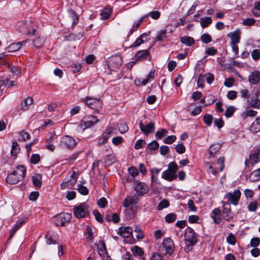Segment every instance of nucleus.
I'll return each mask as SVG.
<instances>
[{
  "instance_id": "obj_1",
  "label": "nucleus",
  "mask_w": 260,
  "mask_h": 260,
  "mask_svg": "<svg viewBox=\"0 0 260 260\" xmlns=\"http://www.w3.org/2000/svg\"><path fill=\"white\" fill-rule=\"evenodd\" d=\"M240 196L241 192L238 189L234 190L233 192H228L225 194L224 198L227 199L228 201L222 202V210L216 208L212 211L211 214V217L214 223L219 224L222 219L230 221L233 219L234 214L231 211L230 203L237 205Z\"/></svg>"
},
{
  "instance_id": "obj_2",
  "label": "nucleus",
  "mask_w": 260,
  "mask_h": 260,
  "mask_svg": "<svg viewBox=\"0 0 260 260\" xmlns=\"http://www.w3.org/2000/svg\"><path fill=\"white\" fill-rule=\"evenodd\" d=\"M184 239L185 247L184 250L186 252H190L192 247L198 242L197 234L193 229L188 227L185 231Z\"/></svg>"
},
{
  "instance_id": "obj_3",
  "label": "nucleus",
  "mask_w": 260,
  "mask_h": 260,
  "mask_svg": "<svg viewBox=\"0 0 260 260\" xmlns=\"http://www.w3.org/2000/svg\"><path fill=\"white\" fill-rule=\"evenodd\" d=\"M18 31L23 34L32 35L36 31L37 26L35 23L30 20L25 22L21 21L17 23Z\"/></svg>"
},
{
  "instance_id": "obj_4",
  "label": "nucleus",
  "mask_w": 260,
  "mask_h": 260,
  "mask_svg": "<svg viewBox=\"0 0 260 260\" xmlns=\"http://www.w3.org/2000/svg\"><path fill=\"white\" fill-rule=\"evenodd\" d=\"M74 215L78 218L85 217L90 213V208L86 202L82 203L79 205L75 206L73 208Z\"/></svg>"
},
{
  "instance_id": "obj_5",
  "label": "nucleus",
  "mask_w": 260,
  "mask_h": 260,
  "mask_svg": "<svg viewBox=\"0 0 260 260\" xmlns=\"http://www.w3.org/2000/svg\"><path fill=\"white\" fill-rule=\"evenodd\" d=\"M245 98L247 99V102L251 107L255 106L258 101L259 91L257 87H253V90L250 92L248 90L245 89Z\"/></svg>"
},
{
  "instance_id": "obj_6",
  "label": "nucleus",
  "mask_w": 260,
  "mask_h": 260,
  "mask_svg": "<svg viewBox=\"0 0 260 260\" xmlns=\"http://www.w3.org/2000/svg\"><path fill=\"white\" fill-rule=\"evenodd\" d=\"M81 101L96 112L100 111L103 105L102 101L99 99L92 98L90 96L81 99Z\"/></svg>"
},
{
  "instance_id": "obj_7",
  "label": "nucleus",
  "mask_w": 260,
  "mask_h": 260,
  "mask_svg": "<svg viewBox=\"0 0 260 260\" xmlns=\"http://www.w3.org/2000/svg\"><path fill=\"white\" fill-rule=\"evenodd\" d=\"M72 215L68 213H61L54 217V221L57 226H64L71 220Z\"/></svg>"
},
{
  "instance_id": "obj_8",
  "label": "nucleus",
  "mask_w": 260,
  "mask_h": 260,
  "mask_svg": "<svg viewBox=\"0 0 260 260\" xmlns=\"http://www.w3.org/2000/svg\"><path fill=\"white\" fill-rule=\"evenodd\" d=\"M122 60L120 56L112 57L108 61V69L111 71L116 72L122 65Z\"/></svg>"
},
{
  "instance_id": "obj_9",
  "label": "nucleus",
  "mask_w": 260,
  "mask_h": 260,
  "mask_svg": "<svg viewBox=\"0 0 260 260\" xmlns=\"http://www.w3.org/2000/svg\"><path fill=\"white\" fill-rule=\"evenodd\" d=\"M60 145L62 147L72 149L76 146V142L72 137L65 136L61 139Z\"/></svg>"
},
{
  "instance_id": "obj_10",
  "label": "nucleus",
  "mask_w": 260,
  "mask_h": 260,
  "mask_svg": "<svg viewBox=\"0 0 260 260\" xmlns=\"http://www.w3.org/2000/svg\"><path fill=\"white\" fill-rule=\"evenodd\" d=\"M162 245L165 249V254L169 256L172 255L174 251V243L173 240L170 238H164Z\"/></svg>"
},
{
  "instance_id": "obj_11",
  "label": "nucleus",
  "mask_w": 260,
  "mask_h": 260,
  "mask_svg": "<svg viewBox=\"0 0 260 260\" xmlns=\"http://www.w3.org/2000/svg\"><path fill=\"white\" fill-rule=\"evenodd\" d=\"M140 130L143 134L147 136L149 134L153 133L155 131V124L153 122H150L145 125L142 121L140 120L139 123Z\"/></svg>"
},
{
  "instance_id": "obj_12",
  "label": "nucleus",
  "mask_w": 260,
  "mask_h": 260,
  "mask_svg": "<svg viewBox=\"0 0 260 260\" xmlns=\"http://www.w3.org/2000/svg\"><path fill=\"white\" fill-rule=\"evenodd\" d=\"M98 119L94 116H90L87 118H84L81 122V125L85 127V128H90L98 122Z\"/></svg>"
},
{
  "instance_id": "obj_13",
  "label": "nucleus",
  "mask_w": 260,
  "mask_h": 260,
  "mask_svg": "<svg viewBox=\"0 0 260 260\" xmlns=\"http://www.w3.org/2000/svg\"><path fill=\"white\" fill-rule=\"evenodd\" d=\"M134 189L139 196H144L149 191L148 185L144 182H138Z\"/></svg>"
},
{
  "instance_id": "obj_14",
  "label": "nucleus",
  "mask_w": 260,
  "mask_h": 260,
  "mask_svg": "<svg viewBox=\"0 0 260 260\" xmlns=\"http://www.w3.org/2000/svg\"><path fill=\"white\" fill-rule=\"evenodd\" d=\"M133 229L131 226H121L119 228L117 234L123 238H128L132 234Z\"/></svg>"
},
{
  "instance_id": "obj_15",
  "label": "nucleus",
  "mask_w": 260,
  "mask_h": 260,
  "mask_svg": "<svg viewBox=\"0 0 260 260\" xmlns=\"http://www.w3.org/2000/svg\"><path fill=\"white\" fill-rule=\"evenodd\" d=\"M260 80V72L254 71L250 73L248 81L250 84L256 85L258 83Z\"/></svg>"
},
{
  "instance_id": "obj_16",
  "label": "nucleus",
  "mask_w": 260,
  "mask_h": 260,
  "mask_svg": "<svg viewBox=\"0 0 260 260\" xmlns=\"http://www.w3.org/2000/svg\"><path fill=\"white\" fill-rule=\"evenodd\" d=\"M22 180L21 175H17L14 171L9 174L6 178V181L10 184H15Z\"/></svg>"
},
{
  "instance_id": "obj_17",
  "label": "nucleus",
  "mask_w": 260,
  "mask_h": 260,
  "mask_svg": "<svg viewBox=\"0 0 260 260\" xmlns=\"http://www.w3.org/2000/svg\"><path fill=\"white\" fill-rule=\"evenodd\" d=\"M27 43V40H24L21 42L12 43L8 47V51L9 52H15L19 50L22 47L25 46Z\"/></svg>"
},
{
  "instance_id": "obj_18",
  "label": "nucleus",
  "mask_w": 260,
  "mask_h": 260,
  "mask_svg": "<svg viewBox=\"0 0 260 260\" xmlns=\"http://www.w3.org/2000/svg\"><path fill=\"white\" fill-rule=\"evenodd\" d=\"M240 31L237 29L235 31L230 32L228 36L231 38V41L230 44H238L240 40Z\"/></svg>"
},
{
  "instance_id": "obj_19",
  "label": "nucleus",
  "mask_w": 260,
  "mask_h": 260,
  "mask_svg": "<svg viewBox=\"0 0 260 260\" xmlns=\"http://www.w3.org/2000/svg\"><path fill=\"white\" fill-rule=\"evenodd\" d=\"M221 148L220 143L214 144L210 146L209 149V158H214L215 154L218 152Z\"/></svg>"
},
{
  "instance_id": "obj_20",
  "label": "nucleus",
  "mask_w": 260,
  "mask_h": 260,
  "mask_svg": "<svg viewBox=\"0 0 260 260\" xmlns=\"http://www.w3.org/2000/svg\"><path fill=\"white\" fill-rule=\"evenodd\" d=\"M260 161V157L254 151L252 154H250L249 157V160L245 161V165L249 166V164L251 165H255Z\"/></svg>"
},
{
  "instance_id": "obj_21",
  "label": "nucleus",
  "mask_w": 260,
  "mask_h": 260,
  "mask_svg": "<svg viewBox=\"0 0 260 260\" xmlns=\"http://www.w3.org/2000/svg\"><path fill=\"white\" fill-rule=\"evenodd\" d=\"M149 55V50H141L138 51L134 57V59L136 61H141L146 59L147 56Z\"/></svg>"
},
{
  "instance_id": "obj_22",
  "label": "nucleus",
  "mask_w": 260,
  "mask_h": 260,
  "mask_svg": "<svg viewBox=\"0 0 260 260\" xmlns=\"http://www.w3.org/2000/svg\"><path fill=\"white\" fill-rule=\"evenodd\" d=\"M74 180L72 181L71 180L67 181L66 182H63L61 184V188L62 189L66 188H71L76 182L78 176L76 174L75 172H74L73 174L71 176Z\"/></svg>"
},
{
  "instance_id": "obj_23",
  "label": "nucleus",
  "mask_w": 260,
  "mask_h": 260,
  "mask_svg": "<svg viewBox=\"0 0 260 260\" xmlns=\"http://www.w3.org/2000/svg\"><path fill=\"white\" fill-rule=\"evenodd\" d=\"M161 177L166 180L172 181L177 178V175L176 174H174L170 171V170L167 169L162 173Z\"/></svg>"
},
{
  "instance_id": "obj_24",
  "label": "nucleus",
  "mask_w": 260,
  "mask_h": 260,
  "mask_svg": "<svg viewBox=\"0 0 260 260\" xmlns=\"http://www.w3.org/2000/svg\"><path fill=\"white\" fill-rule=\"evenodd\" d=\"M249 129L253 133H256L260 131V117L256 118L251 124Z\"/></svg>"
},
{
  "instance_id": "obj_25",
  "label": "nucleus",
  "mask_w": 260,
  "mask_h": 260,
  "mask_svg": "<svg viewBox=\"0 0 260 260\" xmlns=\"http://www.w3.org/2000/svg\"><path fill=\"white\" fill-rule=\"evenodd\" d=\"M145 20L144 17L143 16L141 17L138 21H135L132 27V28L130 29L129 31L128 32L127 37H129V36L132 35L134 32L136 31L137 29L139 27L141 24Z\"/></svg>"
},
{
  "instance_id": "obj_26",
  "label": "nucleus",
  "mask_w": 260,
  "mask_h": 260,
  "mask_svg": "<svg viewBox=\"0 0 260 260\" xmlns=\"http://www.w3.org/2000/svg\"><path fill=\"white\" fill-rule=\"evenodd\" d=\"M42 175L40 174H37L36 176L32 177V181L34 186L37 188H40L42 186Z\"/></svg>"
},
{
  "instance_id": "obj_27",
  "label": "nucleus",
  "mask_w": 260,
  "mask_h": 260,
  "mask_svg": "<svg viewBox=\"0 0 260 260\" xmlns=\"http://www.w3.org/2000/svg\"><path fill=\"white\" fill-rule=\"evenodd\" d=\"M14 172L17 175H21L22 177V180H23L26 175V169L25 166L23 165H20L16 167V170H14Z\"/></svg>"
},
{
  "instance_id": "obj_28",
  "label": "nucleus",
  "mask_w": 260,
  "mask_h": 260,
  "mask_svg": "<svg viewBox=\"0 0 260 260\" xmlns=\"http://www.w3.org/2000/svg\"><path fill=\"white\" fill-rule=\"evenodd\" d=\"M180 42L187 46H190L193 45L195 41L193 38L188 36H184L180 38Z\"/></svg>"
},
{
  "instance_id": "obj_29",
  "label": "nucleus",
  "mask_w": 260,
  "mask_h": 260,
  "mask_svg": "<svg viewBox=\"0 0 260 260\" xmlns=\"http://www.w3.org/2000/svg\"><path fill=\"white\" fill-rule=\"evenodd\" d=\"M33 103L32 98L28 96L21 103V108L23 110H26L28 108L29 106Z\"/></svg>"
},
{
  "instance_id": "obj_30",
  "label": "nucleus",
  "mask_w": 260,
  "mask_h": 260,
  "mask_svg": "<svg viewBox=\"0 0 260 260\" xmlns=\"http://www.w3.org/2000/svg\"><path fill=\"white\" fill-rule=\"evenodd\" d=\"M19 151L20 148L18 144L16 142H13L11 150V155L16 158Z\"/></svg>"
},
{
  "instance_id": "obj_31",
  "label": "nucleus",
  "mask_w": 260,
  "mask_h": 260,
  "mask_svg": "<svg viewBox=\"0 0 260 260\" xmlns=\"http://www.w3.org/2000/svg\"><path fill=\"white\" fill-rule=\"evenodd\" d=\"M167 38V30L162 29L158 31L155 38L156 41H162Z\"/></svg>"
},
{
  "instance_id": "obj_32",
  "label": "nucleus",
  "mask_w": 260,
  "mask_h": 260,
  "mask_svg": "<svg viewBox=\"0 0 260 260\" xmlns=\"http://www.w3.org/2000/svg\"><path fill=\"white\" fill-rule=\"evenodd\" d=\"M69 13L72 19V25H75L78 22L79 16L77 13L72 9L69 10Z\"/></svg>"
},
{
  "instance_id": "obj_33",
  "label": "nucleus",
  "mask_w": 260,
  "mask_h": 260,
  "mask_svg": "<svg viewBox=\"0 0 260 260\" xmlns=\"http://www.w3.org/2000/svg\"><path fill=\"white\" fill-rule=\"evenodd\" d=\"M134 232L137 233V234L136 235L137 239L142 240L144 238V233L143 232L139 225H137L136 226Z\"/></svg>"
},
{
  "instance_id": "obj_34",
  "label": "nucleus",
  "mask_w": 260,
  "mask_h": 260,
  "mask_svg": "<svg viewBox=\"0 0 260 260\" xmlns=\"http://www.w3.org/2000/svg\"><path fill=\"white\" fill-rule=\"evenodd\" d=\"M15 85H16V83L15 81H10L9 79L0 81V86L1 87L3 86L4 87H11Z\"/></svg>"
},
{
  "instance_id": "obj_35",
  "label": "nucleus",
  "mask_w": 260,
  "mask_h": 260,
  "mask_svg": "<svg viewBox=\"0 0 260 260\" xmlns=\"http://www.w3.org/2000/svg\"><path fill=\"white\" fill-rule=\"evenodd\" d=\"M33 45L37 48L42 47L44 45V38L40 36L36 37L33 40Z\"/></svg>"
},
{
  "instance_id": "obj_36",
  "label": "nucleus",
  "mask_w": 260,
  "mask_h": 260,
  "mask_svg": "<svg viewBox=\"0 0 260 260\" xmlns=\"http://www.w3.org/2000/svg\"><path fill=\"white\" fill-rule=\"evenodd\" d=\"M150 16L152 19L154 20L158 19L160 16V13L158 11H154L150 12L148 14L143 16L144 19Z\"/></svg>"
},
{
  "instance_id": "obj_37",
  "label": "nucleus",
  "mask_w": 260,
  "mask_h": 260,
  "mask_svg": "<svg viewBox=\"0 0 260 260\" xmlns=\"http://www.w3.org/2000/svg\"><path fill=\"white\" fill-rule=\"evenodd\" d=\"M201 25L203 28L207 27L212 23V19L210 17L202 18L200 21Z\"/></svg>"
},
{
  "instance_id": "obj_38",
  "label": "nucleus",
  "mask_w": 260,
  "mask_h": 260,
  "mask_svg": "<svg viewBox=\"0 0 260 260\" xmlns=\"http://www.w3.org/2000/svg\"><path fill=\"white\" fill-rule=\"evenodd\" d=\"M115 157L113 154H107L105 156L104 160L105 163L108 165H112L115 161Z\"/></svg>"
},
{
  "instance_id": "obj_39",
  "label": "nucleus",
  "mask_w": 260,
  "mask_h": 260,
  "mask_svg": "<svg viewBox=\"0 0 260 260\" xmlns=\"http://www.w3.org/2000/svg\"><path fill=\"white\" fill-rule=\"evenodd\" d=\"M54 139V136H51L50 138L48 139H47L46 143V148L47 149L51 151H53L55 149V146L52 144V142L53 140Z\"/></svg>"
},
{
  "instance_id": "obj_40",
  "label": "nucleus",
  "mask_w": 260,
  "mask_h": 260,
  "mask_svg": "<svg viewBox=\"0 0 260 260\" xmlns=\"http://www.w3.org/2000/svg\"><path fill=\"white\" fill-rule=\"evenodd\" d=\"M132 252L133 254L135 256H141L144 254L142 249L137 246H135L132 249Z\"/></svg>"
},
{
  "instance_id": "obj_41",
  "label": "nucleus",
  "mask_w": 260,
  "mask_h": 260,
  "mask_svg": "<svg viewBox=\"0 0 260 260\" xmlns=\"http://www.w3.org/2000/svg\"><path fill=\"white\" fill-rule=\"evenodd\" d=\"M168 131L166 129L162 128L160 131H157L155 133V138L156 139H160L167 136Z\"/></svg>"
},
{
  "instance_id": "obj_42",
  "label": "nucleus",
  "mask_w": 260,
  "mask_h": 260,
  "mask_svg": "<svg viewBox=\"0 0 260 260\" xmlns=\"http://www.w3.org/2000/svg\"><path fill=\"white\" fill-rule=\"evenodd\" d=\"M213 120V116L209 114H206L203 117L204 122L208 126H211V125L212 124Z\"/></svg>"
},
{
  "instance_id": "obj_43",
  "label": "nucleus",
  "mask_w": 260,
  "mask_h": 260,
  "mask_svg": "<svg viewBox=\"0 0 260 260\" xmlns=\"http://www.w3.org/2000/svg\"><path fill=\"white\" fill-rule=\"evenodd\" d=\"M161 169L153 168L151 170V178L152 181H156L157 175L160 172Z\"/></svg>"
},
{
  "instance_id": "obj_44",
  "label": "nucleus",
  "mask_w": 260,
  "mask_h": 260,
  "mask_svg": "<svg viewBox=\"0 0 260 260\" xmlns=\"http://www.w3.org/2000/svg\"><path fill=\"white\" fill-rule=\"evenodd\" d=\"M99 252L101 256L103 257V259L108 258L106 249V246L104 244H103L102 247L99 248Z\"/></svg>"
},
{
  "instance_id": "obj_45",
  "label": "nucleus",
  "mask_w": 260,
  "mask_h": 260,
  "mask_svg": "<svg viewBox=\"0 0 260 260\" xmlns=\"http://www.w3.org/2000/svg\"><path fill=\"white\" fill-rule=\"evenodd\" d=\"M168 169L170 170L174 174H176V172L178 169V165L174 161L171 162L169 163Z\"/></svg>"
},
{
  "instance_id": "obj_46",
  "label": "nucleus",
  "mask_w": 260,
  "mask_h": 260,
  "mask_svg": "<svg viewBox=\"0 0 260 260\" xmlns=\"http://www.w3.org/2000/svg\"><path fill=\"white\" fill-rule=\"evenodd\" d=\"M252 13L255 16H260V1L255 3Z\"/></svg>"
},
{
  "instance_id": "obj_47",
  "label": "nucleus",
  "mask_w": 260,
  "mask_h": 260,
  "mask_svg": "<svg viewBox=\"0 0 260 260\" xmlns=\"http://www.w3.org/2000/svg\"><path fill=\"white\" fill-rule=\"evenodd\" d=\"M170 204L168 200L164 199L161 201L157 206V209L161 210L164 208H167L169 206Z\"/></svg>"
},
{
  "instance_id": "obj_48",
  "label": "nucleus",
  "mask_w": 260,
  "mask_h": 260,
  "mask_svg": "<svg viewBox=\"0 0 260 260\" xmlns=\"http://www.w3.org/2000/svg\"><path fill=\"white\" fill-rule=\"evenodd\" d=\"M165 221L168 223H172L175 221L176 219V215L174 213L168 214L165 218Z\"/></svg>"
},
{
  "instance_id": "obj_49",
  "label": "nucleus",
  "mask_w": 260,
  "mask_h": 260,
  "mask_svg": "<svg viewBox=\"0 0 260 260\" xmlns=\"http://www.w3.org/2000/svg\"><path fill=\"white\" fill-rule=\"evenodd\" d=\"M250 178L254 181L260 180V168L254 170L251 173Z\"/></svg>"
},
{
  "instance_id": "obj_50",
  "label": "nucleus",
  "mask_w": 260,
  "mask_h": 260,
  "mask_svg": "<svg viewBox=\"0 0 260 260\" xmlns=\"http://www.w3.org/2000/svg\"><path fill=\"white\" fill-rule=\"evenodd\" d=\"M78 186L77 190L81 194L86 196L88 194L89 190L86 186L81 184H79Z\"/></svg>"
},
{
  "instance_id": "obj_51",
  "label": "nucleus",
  "mask_w": 260,
  "mask_h": 260,
  "mask_svg": "<svg viewBox=\"0 0 260 260\" xmlns=\"http://www.w3.org/2000/svg\"><path fill=\"white\" fill-rule=\"evenodd\" d=\"M201 40L204 43L207 44L212 41V38L208 34L205 33L201 36Z\"/></svg>"
},
{
  "instance_id": "obj_52",
  "label": "nucleus",
  "mask_w": 260,
  "mask_h": 260,
  "mask_svg": "<svg viewBox=\"0 0 260 260\" xmlns=\"http://www.w3.org/2000/svg\"><path fill=\"white\" fill-rule=\"evenodd\" d=\"M248 210L250 212H254L257 208V203L256 201L251 202L247 206Z\"/></svg>"
},
{
  "instance_id": "obj_53",
  "label": "nucleus",
  "mask_w": 260,
  "mask_h": 260,
  "mask_svg": "<svg viewBox=\"0 0 260 260\" xmlns=\"http://www.w3.org/2000/svg\"><path fill=\"white\" fill-rule=\"evenodd\" d=\"M92 213L95 216V219L98 222H99L100 223L103 222L104 220L103 219L102 215L97 210H93L92 211Z\"/></svg>"
},
{
  "instance_id": "obj_54",
  "label": "nucleus",
  "mask_w": 260,
  "mask_h": 260,
  "mask_svg": "<svg viewBox=\"0 0 260 260\" xmlns=\"http://www.w3.org/2000/svg\"><path fill=\"white\" fill-rule=\"evenodd\" d=\"M226 241L229 244L234 245L236 242L235 236L232 233L229 234L226 238Z\"/></svg>"
},
{
  "instance_id": "obj_55",
  "label": "nucleus",
  "mask_w": 260,
  "mask_h": 260,
  "mask_svg": "<svg viewBox=\"0 0 260 260\" xmlns=\"http://www.w3.org/2000/svg\"><path fill=\"white\" fill-rule=\"evenodd\" d=\"M40 160V156L38 154H34L31 155L30 162L32 164H37Z\"/></svg>"
},
{
  "instance_id": "obj_56",
  "label": "nucleus",
  "mask_w": 260,
  "mask_h": 260,
  "mask_svg": "<svg viewBox=\"0 0 260 260\" xmlns=\"http://www.w3.org/2000/svg\"><path fill=\"white\" fill-rule=\"evenodd\" d=\"M159 147V144L156 140L152 141L148 145V148L151 150H155Z\"/></svg>"
},
{
  "instance_id": "obj_57",
  "label": "nucleus",
  "mask_w": 260,
  "mask_h": 260,
  "mask_svg": "<svg viewBox=\"0 0 260 260\" xmlns=\"http://www.w3.org/2000/svg\"><path fill=\"white\" fill-rule=\"evenodd\" d=\"M217 165L219 166L218 170L220 172L222 171L224 168V157H220L217 159Z\"/></svg>"
},
{
  "instance_id": "obj_58",
  "label": "nucleus",
  "mask_w": 260,
  "mask_h": 260,
  "mask_svg": "<svg viewBox=\"0 0 260 260\" xmlns=\"http://www.w3.org/2000/svg\"><path fill=\"white\" fill-rule=\"evenodd\" d=\"M51 232H48L47 234L45 235L46 241L47 244H56V241L52 239L51 237Z\"/></svg>"
},
{
  "instance_id": "obj_59",
  "label": "nucleus",
  "mask_w": 260,
  "mask_h": 260,
  "mask_svg": "<svg viewBox=\"0 0 260 260\" xmlns=\"http://www.w3.org/2000/svg\"><path fill=\"white\" fill-rule=\"evenodd\" d=\"M20 139H21L23 141H26L30 139V135L24 131H22L19 133Z\"/></svg>"
},
{
  "instance_id": "obj_60",
  "label": "nucleus",
  "mask_w": 260,
  "mask_h": 260,
  "mask_svg": "<svg viewBox=\"0 0 260 260\" xmlns=\"http://www.w3.org/2000/svg\"><path fill=\"white\" fill-rule=\"evenodd\" d=\"M175 149L177 153L182 154L185 152L186 148L183 143H180L176 146Z\"/></svg>"
},
{
  "instance_id": "obj_61",
  "label": "nucleus",
  "mask_w": 260,
  "mask_h": 260,
  "mask_svg": "<svg viewBox=\"0 0 260 260\" xmlns=\"http://www.w3.org/2000/svg\"><path fill=\"white\" fill-rule=\"evenodd\" d=\"M206 53L208 55L213 56L218 52L217 50L213 47H208L206 49Z\"/></svg>"
},
{
  "instance_id": "obj_62",
  "label": "nucleus",
  "mask_w": 260,
  "mask_h": 260,
  "mask_svg": "<svg viewBox=\"0 0 260 260\" xmlns=\"http://www.w3.org/2000/svg\"><path fill=\"white\" fill-rule=\"evenodd\" d=\"M235 111V109L234 108V107L230 106L226 109L224 115L227 118H229L233 115Z\"/></svg>"
},
{
  "instance_id": "obj_63",
  "label": "nucleus",
  "mask_w": 260,
  "mask_h": 260,
  "mask_svg": "<svg viewBox=\"0 0 260 260\" xmlns=\"http://www.w3.org/2000/svg\"><path fill=\"white\" fill-rule=\"evenodd\" d=\"M128 172L130 175L133 177L135 178L139 174V172L137 168L135 167H131L128 169Z\"/></svg>"
},
{
  "instance_id": "obj_64",
  "label": "nucleus",
  "mask_w": 260,
  "mask_h": 260,
  "mask_svg": "<svg viewBox=\"0 0 260 260\" xmlns=\"http://www.w3.org/2000/svg\"><path fill=\"white\" fill-rule=\"evenodd\" d=\"M146 144L145 140L142 139L138 140L135 144L134 148L136 149H139L143 147Z\"/></svg>"
}]
</instances>
